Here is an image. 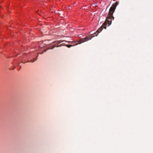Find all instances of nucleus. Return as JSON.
I'll list each match as a JSON object with an SVG mask.
<instances>
[{
	"mask_svg": "<svg viewBox=\"0 0 153 153\" xmlns=\"http://www.w3.org/2000/svg\"><path fill=\"white\" fill-rule=\"evenodd\" d=\"M118 4V2L116 1L112 5L111 7L110 8L108 14V16L106 19L105 21L102 25L94 33V34L95 35V36H97L98 34L101 32L103 28L106 29L107 24H108V26H109L111 24L112 20H114V17L113 15V13L114 12L116 7Z\"/></svg>",
	"mask_w": 153,
	"mask_h": 153,
	"instance_id": "nucleus-1",
	"label": "nucleus"
},
{
	"mask_svg": "<svg viewBox=\"0 0 153 153\" xmlns=\"http://www.w3.org/2000/svg\"><path fill=\"white\" fill-rule=\"evenodd\" d=\"M94 36H87L84 38H82L80 39L78 41V42L79 43V44L84 42L88 40H89L91 39L93 37H94Z\"/></svg>",
	"mask_w": 153,
	"mask_h": 153,
	"instance_id": "nucleus-2",
	"label": "nucleus"
},
{
	"mask_svg": "<svg viewBox=\"0 0 153 153\" xmlns=\"http://www.w3.org/2000/svg\"><path fill=\"white\" fill-rule=\"evenodd\" d=\"M61 41L60 40L59 41H56L53 42L52 43V44H55L53 45H51L50 46V48L51 49H52L55 47H61L62 46V45H56L57 44H59L62 42L64 41Z\"/></svg>",
	"mask_w": 153,
	"mask_h": 153,
	"instance_id": "nucleus-3",
	"label": "nucleus"
},
{
	"mask_svg": "<svg viewBox=\"0 0 153 153\" xmlns=\"http://www.w3.org/2000/svg\"><path fill=\"white\" fill-rule=\"evenodd\" d=\"M37 59V58H36V59H35L34 58H33V60H30V61H28L27 62H24V60H23L22 62L23 63H25L27 62H34L35 61H36V59Z\"/></svg>",
	"mask_w": 153,
	"mask_h": 153,
	"instance_id": "nucleus-4",
	"label": "nucleus"
},
{
	"mask_svg": "<svg viewBox=\"0 0 153 153\" xmlns=\"http://www.w3.org/2000/svg\"><path fill=\"white\" fill-rule=\"evenodd\" d=\"M68 48H70L72 46V45H66Z\"/></svg>",
	"mask_w": 153,
	"mask_h": 153,
	"instance_id": "nucleus-5",
	"label": "nucleus"
}]
</instances>
